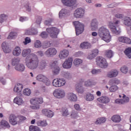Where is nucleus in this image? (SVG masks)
<instances>
[{
    "instance_id": "f257e3e1",
    "label": "nucleus",
    "mask_w": 131,
    "mask_h": 131,
    "mask_svg": "<svg viewBox=\"0 0 131 131\" xmlns=\"http://www.w3.org/2000/svg\"><path fill=\"white\" fill-rule=\"evenodd\" d=\"M39 60L36 54L31 53L26 58V65L29 69L35 70L38 67Z\"/></svg>"
},
{
    "instance_id": "f03ea898",
    "label": "nucleus",
    "mask_w": 131,
    "mask_h": 131,
    "mask_svg": "<svg viewBox=\"0 0 131 131\" xmlns=\"http://www.w3.org/2000/svg\"><path fill=\"white\" fill-rule=\"evenodd\" d=\"M98 35L102 40L106 41V42H110L111 41V35H110L109 30L104 26L99 29Z\"/></svg>"
},
{
    "instance_id": "7ed1b4c3",
    "label": "nucleus",
    "mask_w": 131,
    "mask_h": 131,
    "mask_svg": "<svg viewBox=\"0 0 131 131\" xmlns=\"http://www.w3.org/2000/svg\"><path fill=\"white\" fill-rule=\"evenodd\" d=\"M120 21L119 20H116L114 23L109 22L108 26L113 33L118 35L121 32L119 25H118Z\"/></svg>"
},
{
    "instance_id": "20e7f679",
    "label": "nucleus",
    "mask_w": 131,
    "mask_h": 131,
    "mask_svg": "<svg viewBox=\"0 0 131 131\" xmlns=\"http://www.w3.org/2000/svg\"><path fill=\"white\" fill-rule=\"evenodd\" d=\"M96 62L97 66L100 68H107L108 67V63L106 59L102 56H98L96 59Z\"/></svg>"
},
{
    "instance_id": "39448f33",
    "label": "nucleus",
    "mask_w": 131,
    "mask_h": 131,
    "mask_svg": "<svg viewBox=\"0 0 131 131\" xmlns=\"http://www.w3.org/2000/svg\"><path fill=\"white\" fill-rule=\"evenodd\" d=\"M73 24L74 25L75 27L76 35L81 34V33H82L84 30V25L79 23L78 21H74Z\"/></svg>"
},
{
    "instance_id": "423d86ee",
    "label": "nucleus",
    "mask_w": 131,
    "mask_h": 131,
    "mask_svg": "<svg viewBox=\"0 0 131 131\" xmlns=\"http://www.w3.org/2000/svg\"><path fill=\"white\" fill-rule=\"evenodd\" d=\"M50 66L51 69L52 70L53 75H58V74L60 73V70H61V69H60V67L58 66V61H55L50 62Z\"/></svg>"
},
{
    "instance_id": "0eeeda50",
    "label": "nucleus",
    "mask_w": 131,
    "mask_h": 131,
    "mask_svg": "<svg viewBox=\"0 0 131 131\" xmlns=\"http://www.w3.org/2000/svg\"><path fill=\"white\" fill-rule=\"evenodd\" d=\"M66 80L64 78H56L54 79L52 82V85L55 88H61L65 85Z\"/></svg>"
},
{
    "instance_id": "6e6552de",
    "label": "nucleus",
    "mask_w": 131,
    "mask_h": 131,
    "mask_svg": "<svg viewBox=\"0 0 131 131\" xmlns=\"http://www.w3.org/2000/svg\"><path fill=\"white\" fill-rule=\"evenodd\" d=\"M46 30L48 33L50 34V36L52 38H57L58 34L60 32V30L56 27L47 28Z\"/></svg>"
},
{
    "instance_id": "1a4fd4ad",
    "label": "nucleus",
    "mask_w": 131,
    "mask_h": 131,
    "mask_svg": "<svg viewBox=\"0 0 131 131\" xmlns=\"http://www.w3.org/2000/svg\"><path fill=\"white\" fill-rule=\"evenodd\" d=\"M119 98H123V99H116L115 102L116 104L121 105L125 103H127L129 101V98L125 96V95L122 94L119 95Z\"/></svg>"
},
{
    "instance_id": "9d476101",
    "label": "nucleus",
    "mask_w": 131,
    "mask_h": 131,
    "mask_svg": "<svg viewBox=\"0 0 131 131\" xmlns=\"http://www.w3.org/2000/svg\"><path fill=\"white\" fill-rule=\"evenodd\" d=\"M53 95L57 99H63L66 95L65 91L63 89L55 90L53 92Z\"/></svg>"
},
{
    "instance_id": "9b49d317",
    "label": "nucleus",
    "mask_w": 131,
    "mask_h": 131,
    "mask_svg": "<svg viewBox=\"0 0 131 131\" xmlns=\"http://www.w3.org/2000/svg\"><path fill=\"white\" fill-rule=\"evenodd\" d=\"M57 50L55 48H50L45 52V55L46 57H54L55 55H57Z\"/></svg>"
},
{
    "instance_id": "f8f14e48",
    "label": "nucleus",
    "mask_w": 131,
    "mask_h": 131,
    "mask_svg": "<svg viewBox=\"0 0 131 131\" xmlns=\"http://www.w3.org/2000/svg\"><path fill=\"white\" fill-rule=\"evenodd\" d=\"M36 79L39 81L44 82L46 83V85L49 86L51 84V82L50 81V80H49V78L43 75H38L36 77Z\"/></svg>"
},
{
    "instance_id": "ddd939ff",
    "label": "nucleus",
    "mask_w": 131,
    "mask_h": 131,
    "mask_svg": "<svg viewBox=\"0 0 131 131\" xmlns=\"http://www.w3.org/2000/svg\"><path fill=\"white\" fill-rule=\"evenodd\" d=\"M83 15H84V9L81 8L76 9L74 13V16L75 18H81L83 17Z\"/></svg>"
},
{
    "instance_id": "4468645a",
    "label": "nucleus",
    "mask_w": 131,
    "mask_h": 131,
    "mask_svg": "<svg viewBox=\"0 0 131 131\" xmlns=\"http://www.w3.org/2000/svg\"><path fill=\"white\" fill-rule=\"evenodd\" d=\"M31 105H39L43 103V99L41 97L33 98L30 100Z\"/></svg>"
},
{
    "instance_id": "2eb2a0df",
    "label": "nucleus",
    "mask_w": 131,
    "mask_h": 131,
    "mask_svg": "<svg viewBox=\"0 0 131 131\" xmlns=\"http://www.w3.org/2000/svg\"><path fill=\"white\" fill-rule=\"evenodd\" d=\"M72 62H73V59H72V58H69L62 64V67L66 69H70V68L72 66Z\"/></svg>"
},
{
    "instance_id": "dca6fc26",
    "label": "nucleus",
    "mask_w": 131,
    "mask_h": 131,
    "mask_svg": "<svg viewBox=\"0 0 131 131\" xmlns=\"http://www.w3.org/2000/svg\"><path fill=\"white\" fill-rule=\"evenodd\" d=\"M61 2L67 7H73L76 4V0H61Z\"/></svg>"
},
{
    "instance_id": "f3484780",
    "label": "nucleus",
    "mask_w": 131,
    "mask_h": 131,
    "mask_svg": "<svg viewBox=\"0 0 131 131\" xmlns=\"http://www.w3.org/2000/svg\"><path fill=\"white\" fill-rule=\"evenodd\" d=\"M97 101L102 104H108L110 102V99L107 96H103L97 98Z\"/></svg>"
},
{
    "instance_id": "a211bd4d",
    "label": "nucleus",
    "mask_w": 131,
    "mask_h": 131,
    "mask_svg": "<svg viewBox=\"0 0 131 131\" xmlns=\"http://www.w3.org/2000/svg\"><path fill=\"white\" fill-rule=\"evenodd\" d=\"M9 122L12 125H16L18 123V117H16L14 114H11L9 116Z\"/></svg>"
},
{
    "instance_id": "6ab92c4d",
    "label": "nucleus",
    "mask_w": 131,
    "mask_h": 131,
    "mask_svg": "<svg viewBox=\"0 0 131 131\" xmlns=\"http://www.w3.org/2000/svg\"><path fill=\"white\" fill-rule=\"evenodd\" d=\"M98 55H99V50L94 49L91 51V54L88 56L87 58L89 60H93V59L96 58Z\"/></svg>"
},
{
    "instance_id": "aec40b11",
    "label": "nucleus",
    "mask_w": 131,
    "mask_h": 131,
    "mask_svg": "<svg viewBox=\"0 0 131 131\" xmlns=\"http://www.w3.org/2000/svg\"><path fill=\"white\" fill-rule=\"evenodd\" d=\"M117 75H118V71H117V70H112L108 72L107 74V77L109 78L116 77Z\"/></svg>"
},
{
    "instance_id": "412c9836",
    "label": "nucleus",
    "mask_w": 131,
    "mask_h": 131,
    "mask_svg": "<svg viewBox=\"0 0 131 131\" xmlns=\"http://www.w3.org/2000/svg\"><path fill=\"white\" fill-rule=\"evenodd\" d=\"M68 56H69V51L67 50H62L59 54L60 59H66Z\"/></svg>"
},
{
    "instance_id": "4be33fe9",
    "label": "nucleus",
    "mask_w": 131,
    "mask_h": 131,
    "mask_svg": "<svg viewBox=\"0 0 131 131\" xmlns=\"http://www.w3.org/2000/svg\"><path fill=\"white\" fill-rule=\"evenodd\" d=\"M42 114L45 115V116H47V117H49L50 118H52V117L54 116V113L50 110H48V109L42 110Z\"/></svg>"
},
{
    "instance_id": "5701e85b",
    "label": "nucleus",
    "mask_w": 131,
    "mask_h": 131,
    "mask_svg": "<svg viewBox=\"0 0 131 131\" xmlns=\"http://www.w3.org/2000/svg\"><path fill=\"white\" fill-rule=\"evenodd\" d=\"M23 90V85L20 83H17L14 88L13 91L14 93L20 94Z\"/></svg>"
},
{
    "instance_id": "b1692460",
    "label": "nucleus",
    "mask_w": 131,
    "mask_h": 131,
    "mask_svg": "<svg viewBox=\"0 0 131 131\" xmlns=\"http://www.w3.org/2000/svg\"><path fill=\"white\" fill-rule=\"evenodd\" d=\"M2 48L4 53L6 54H8L9 53H11V50L10 48H9V46L6 42H4L2 45Z\"/></svg>"
},
{
    "instance_id": "393cba45",
    "label": "nucleus",
    "mask_w": 131,
    "mask_h": 131,
    "mask_svg": "<svg viewBox=\"0 0 131 131\" xmlns=\"http://www.w3.org/2000/svg\"><path fill=\"white\" fill-rule=\"evenodd\" d=\"M37 33V30L35 29H27L25 31L26 35H35Z\"/></svg>"
},
{
    "instance_id": "a878e982",
    "label": "nucleus",
    "mask_w": 131,
    "mask_h": 131,
    "mask_svg": "<svg viewBox=\"0 0 131 131\" xmlns=\"http://www.w3.org/2000/svg\"><path fill=\"white\" fill-rule=\"evenodd\" d=\"M98 29V21L97 19H93L91 22V30L92 31H95Z\"/></svg>"
},
{
    "instance_id": "bb28decb",
    "label": "nucleus",
    "mask_w": 131,
    "mask_h": 131,
    "mask_svg": "<svg viewBox=\"0 0 131 131\" xmlns=\"http://www.w3.org/2000/svg\"><path fill=\"white\" fill-rule=\"evenodd\" d=\"M118 40L120 42H123L124 43H130L131 42L130 39L126 37H119Z\"/></svg>"
},
{
    "instance_id": "cd10ccee",
    "label": "nucleus",
    "mask_w": 131,
    "mask_h": 131,
    "mask_svg": "<svg viewBox=\"0 0 131 131\" xmlns=\"http://www.w3.org/2000/svg\"><path fill=\"white\" fill-rule=\"evenodd\" d=\"M12 54L15 57L20 56L21 55V48L19 47H15L13 51Z\"/></svg>"
},
{
    "instance_id": "c85d7f7f",
    "label": "nucleus",
    "mask_w": 131,
    "mask_h": 131,
    "mask_svg": "<svg viewBox=\"0 0 131 131\" xmlns=\"http://www.w3.org/2000/svg\"><path fill=\"white\" fill-rule=\"evenodd\" d=\"M81 83H82V82L80 81L79 83L76 85V90L79 94H82L83 92H84L82 86H81Z\"/></svg>"
},
{
    "instance_id": "c756f323",
    "label": "nucleus",
    "mask_w": 131,
    "mask_h": 131,
    "mask_svg": "<svg viewBox=\"0 0 131 131\" xmlns=\"http://www.w3.org/2000/svg\"><path fill=\"white\" fill-rule=\"evenodd\" d=\"M111 119L112 121H113V122H115L116 123H119V122H120V121H121V117H120V115H115L112 117Z\"/></svg>"
},
{
    "instance_id": "7c9ffc66",
    "label": "nucleus",
    "mask_w": 131,
    "mask_h": 131,
    "mask_svg": "<svg viewBox=\"0 0 131 131\" xmlns=\"http://www.w3.org/2000/svg\"><path fill=\"white\" fill-rule=\"evenodd\" d=\"M13 102L17 104V105H22L24 103V101H23V99L20 97L17 96L14 99Z\"/></svg>"
},
{
    "instance_id": "2f4dec72",
    "label": "nucleus",
    "mask_w": 131,
    "mask_h": 131,
    "mask_svg": "<svg viewBox=\"0 0 131 131\" xmlns=\"http://www.w3.org/2000/svg\"><path fill=\"white\" fill-rule=\"evenodd\" d=\"M80 47V48H81V49H91V47H92V45H91V43L89 42H83V43H81Z\"/></svg>"
},
{
    "instance_id": "473e14b6",
    "label": "nucleus",
    "mask_w": 131,
    "mask_h": 131,
    "mask_svg": "<svg viewBox=\"0 0 131 131\" xmlns=\"http://www.w3.org/2000/svg\"><path fill=\"white\" fill-rule=\"evenodd\" d=\"M68 97L70 101H73V102H76L77 101V96L73 93H69Z\"/></svg>"
},
{
    "instance_id": "72a5a7b5",
    "label": "nucleus",
    "mask_w": 131,
    "mask_h": 131,
    "mask_svg": "<svg viewBox=\"0 0 131 131\" xmlns=\"http://www.w3.org/2000/svg\"><path fill=\"white\" fill-rule=\"evenodd\" d=\"M15 70L23 72L25 70V66L23 64H17L15 67Z\"/></svg>"
},
{
    "instance_id": "f704fd0d",
    "label": "nucleus",
    "mask_w": 131,
    "mask_h": 131,
    "mask_svg": "<svg viewBox=\"0 0 131 131\" xmlns=\"http://www.w3.org/2000/svg\"><path fill=\"white\" fill-rule=\"evenodd\" d=\"M48 61L47 60H41L40 62V64H39V68L40 69H41V70L45 69V68H46V67H47V66H48Z\"/></svg>"
},
{
    "instance_id": "c9c22d12",
    "label": "nucleus",
    "mask_w": 131,
    "mask_h": 131,
    "mask_svg": "<svg viewBox=\"0 0 131 131\" xmlns=\"http://www.w3.org/2000/svg\"><path fill=\"white\" fill-rule=\"evenodd\" d=\"M30 53H31V49H24L22 51L21 55L23 57H25L27 56H28V55H29V54H30Z\"/></svg>"
},
{
    "instance_id": "e433bc0d",
    "label": "nucleus",
    "mask_w": 131,
    "mask_h": 131,
    "mask_svg": "<svg viewBox=\"0 0 131 131\" xmlns=\"http://www.w3.org/2000/svg\"><path fill=\"white\" fill-rule=\"evenodd\" d=\"M0 125L2 127H6L7 128H10V124L7 121L2 120L0 122Z\"/></svg>"
},
{
    "instance_id": "4c0bfd02",
    "label": "nucleus",
    "mask_w": 131,
    "mask_h": 131,
    "mask_svg": "<svg viewBox=\"0 0 131 131\" xmlns=\"http://www.w3.org/2000/svg\"><path fill=\"white\" fill-rule=\"evenodd\" d=\"M104 55L107 58H112L113 57V52L112 50H105L104 51Z\"/></svg>"
},
{
    "instance_id": "58836bf2",
    "label": "nucleus",
    "mask_w": 131,
    "mask_h": 131,
    "mask_svg": "<svg viewBox=\"0 0 131 131\" xmlns=\"http://www.w3.org/2000/svg\"><path fill=\"white\" fill-rule=\"evenodd\" d=\"M67 14H68V10H67L65 9H62L59 12V18H61L64 15H67Z\"/></svg>"
},
{
    "instance_id": "ea45409f",
    "label": "nucleus",
    "mask_w": 131,
    "mask_h": 131,
    "mask_svg": "<svg viewBox=\"0 0 131 131\" xmlns=\"http://www.w3.org/2000/svg\"><path fill=\"white\" fill-rule=\"evenodd\" d=\"M118 89L119 88L117 85H113L110 87L109 90L111 93H115V92L118 91Z\"/></svg>"
},
{
    "instance_id": "a19ab883",
    "label": "nucleus",
    "mask_w": 131,
    "mask_h": 131,
    "mask_svg": "<svg viewBox=\"0 0 131 131\" xmlns=\"http://www.w3.org/2000/svg\"><path fill=\"white\" fill-rule=\"evenodd\" d=\"M106 118H99L97 119L95 122V124H101L105 122Z\"/></svg>"
},
{
    "instance_id": "79ce46f5",
    "label": "nucleus",
    "mask_w": 131,
    "mask_h": 131,
    "mask_svg": "<svg viewBox=\"0 0 131 131\" xmlns=\"http://www.w3.org/2000/svg\"><path fill=\"white\" fill-rule=\"evenodd\" d=\"M95 99V96L91 93H88L86 95V101H93Z\"/></svg>"
},
{
    "instance_id": "37998d69",
    "label": "nucleus",
    "mask_w": 131,
    "mask_h": 131,
    "mask_svg": "<svg viewBox=\"0 0 131 131\" xmlns=\"http://www.w3.org/2000/svg\"><path fill=\"white\" fill-rule=\"evenodd\" d=\"M124 53H125L126 56H127L129 59L131 58V48H127L124 51Z\"/></svg>"
},
{
    "instance_id": "c03bdc74",
    "label": "nucleus",
    "mask_w": 131,
    "mask_h": 131,
    "mask_svg": "<svg viewBox=\"0 0 131 131\" xmlns=\"http://www.w3.org/2000/svg\"><path fill=\"white\" fill-rule=\"evenodd\" d=\"M37 125L38 126H47L48 125V123H47V121H38L37 122Z\"/></svg>"
},
{
    "instance_id": "a18cd8bd",
    "label": "nucleus",
    "mask_w": 131,
    "mask_h": 131,
    "mask_svg": "<svg viewBox=\"0 0 131 131\" xmlns=\"http://www.w3.org/2000/svg\"><path fill=\"white\" fill-rule=\"evenodd\" d=\"M29 130L30 131H40V129L39 127L34 126V125H31L29 127Z\"/></svg>"
},
{
    "instance_id": "49530a36",
    "label": "nucleus",
    "mask_w": 131,
    "mask_h": 131,
    "mask_svg": "<svg viewBox=\"0 0 131 131\" xmlns=\"http://www.w3.org/2000/svg\"><path fill=\"white\" fill-rule=\"evenodd\" d=\"M17 37V33L15 32H11L9 35L8 36V39H14Z\"/></svg>"
},
{
    "instance_id": "de8ad7c7",
    "label": "nucleus",
    "mask_w": 131,
    "mask_h": 131,
    "mask_svg": "<svg viewBox=\"0 0 131 131\" xmlns=\"http://www.w3.org/2000/svg\"><path fill=\"white\" fill-rule=\"evenodd\" d=\"M23 94L25 96H30L31 90L28 88H26L23 90Z\"/></svg>"
},
{
    "instance_id": "09e8293b",
    "label": "nucleus",
    "mask_w": 131,
    "mask_h": 131,
    "mask_svg": "<svg viewBox=\"0 0 131 131\" xmlns=\"http://www.w3.org/2000/svg\"><path fill=\"white\" fill-rule=\"evenodd\" d=\"M124 24L127 26H129L131 24V19L129 17H126L124 19Z\"/></svg>"
},
{
    "instance_id": "8fccbe9b",
    "label": "nucleus",
    "mask_w": 131,
    "mask_h": 131,
    "mask_svg": "<svg viewBox=\"0 0 131 131\" xmlns=\"http://www.w3.org/2000/svg\"><path fill=\"white\" fill-rule=\"evenodd\" d=\"M81 63H82V60H81L80 59L77 58L74 60V64L75 66L80 65V64H81Z\"/></svg>"
},
{
    "instance_id": "3c124183",
    "label": "nucleus",
    "mask_w": 131,
    "mask_h": 131,
    "mask_svg": "<svg viewBox=\"0 0 131 131\" xmlns=\"http://www.w3.org/2000/svg\"><path fill=\"white\" fill-rule=\"evenodd\" d=\"M20 61V58H13L12 60V64L13 66H15V65H17L18 63Z\"/></svg>"
},
{
    "instance_id": "603ef678",
    "label": "nucleus",
    "mask_w": 131,
    "mask_h": 131,
    "mask_svg": "<svg viewBox=\"0 0 131 131\" xmlns=\"http://www.w3.org/2000/svg\"><path fill=\"white\" fill-rule=\"evenodd\" d=\"M62 114L63 116H68V115H69V112H68V109L66 107L63 108Z\"/></svg>"
},
{
    "instance_id": "864d4df0",
    "label": "nucleus",
    "mask_w": 131,
    "mask_h": 131,
    "mask_svg": "<svg viewBox=\"0 0 131 131\" xmlns=\"http://www.w3.org/2000/svg\"><path fill=\"white\" fill-rule=\"evenodd\" d=\"M78 113H77V112H75V111H73L71 114V117L72 118H77V117H78Z\"/></svg>"
},
{
    "instance_id": "5fc2aeb1",
    "label": "nucleus",
    "mask_w": 131,
    "mask_h": 131,
    "mask_svg": "<svg viewBox=\"0 0 131 131\" xmlns=\"http://www.w3.org/2000/svg\"><path fill=\"white\" fill-rule=\"evenodd\" d=\"M120 71L122 73L126 74V73H127V71H128V69L126 66H123L121 68Z\"/></svg>"
},
{
    "instance_id": "6e6d98bb",
    "label": "nucleus",
    "mask_w": 131,
    "mask_h": 131,
    "mask_svg": "<svg viewBox=\"0 0 131 131\" xmlns=\"http://www.w3.org/2000/svg\"><path fill=\"white\" fill-rule=\"evenodd\" d=\"M35 48H40L41 47V42L40 41L37 40L34 43Z\"/></svg>"
},
{
    "instance_id": "4d7b16f0",
    "label": "nucleus",
    "mask_w": 131,
    "mask_h": 131,
    "mask_svg": "<svg viewBox=\"0 0 131 131\" xmlns=\"http://www.w3.org/2000/svg\"><path fill=\"white\" fill-rule=\"evenodd\" d=\"M94 84V82H93V81H92L90 80L86 81L84 83L85 86H90L93 85Z\"/></svg>"
},
{
    "instance_id": "13d9d810",
    "label": "nucleus",
    "mask_w": 131,
    "mask_h": 131,
    "mask_svg": "<svg viewBox=\"0 0 131 131\" xmlns=\"http://www.w3.org/2000/svg\"><path fill=\"white\" fill-rule=\"evenodd\" d=\"M110 81L111 82H112V83H114L115 84H119L120 83V81L116 78L113 79L111 80Z\"/></svg>"
},
{
    "instance_id": "bf43d9fd",
    "label": "nucleus",
    "mask_w": 131,
    "mask_h": 131,
    "mask_svg": "<svg viewBox=\"0 0 131 131\" xmlns=\"http://www.w3.org/2000/svg\"><path fill=\"white\" fill-rule=\"evenodd\" d=\"M30 42H31V39L30 38L27 37L25 38V41H24L25 45H28V43H30Z\"/></svg>"
},
{
    "instance_id": "052dcab7",
    "label": "nucleus",
    "mask_w": 131,
    "mask_h": 131,
    "mask_svg": "<svg viewBox=\"0 0 131 131\" xmlns=\"http://www.w3.org/2000/svg\"><path fill=\"white\" fill-rule=\"evenodd\" d=\"M6 15L5 14H1L0 15V23H3L4 21H5V19H6Z\"/></svg>"
},
{
    "instance_id": "680f3d73",
    "label": "nucleus",
    "mask_w": 131,
    "mask_h": 131,
    "mask_svg": "<svg viewBox=\"0 0 131 131\" xmlns=\"http://www.w3.org/2000/svg\"><path fill=\"white\" fill-rule=\"evenodd\" d=\"M52 22H53V19L50 18L49 20H46L45 21V24L47 26H49V25H51V23H52Z\"/></svg>"
},
{
    "instance_id": "e2e57ef3",
    "label": "nucleus",
    "mask_w": 131,
    "mask_h": 131,
    "mask_svg": "<svg viewBox=\"0 0 131 131\" xmlns=\"http://www.w3.org/2000/svg\"><path fill=\"white\" fill-rule=\"evenodd\" d=\"M65 78H67V79L70 78L71 77V75H70V73L68 72H66L64 73Z\"/></svg>"
},
{
    "instance_id": "0e129e2a",
    "label": "nucleus",
    "mask_w": 131,
    "mask_h": 131,
    "mask_svg": "<svg viewBox=\"0 0 131 131\" xmlns=\"http://www.w3.org/2000/svg\"><path fill=\"white\" fill-rule=\"evenodd\" d=\"M31 109L33 110H38L40 108V106L38 104H36L35 105H32L31 106Z\"/></svg>"
},
{
    "instance_id": "69168bd1",
    "label": "nucleus",
    "mask_w": 131,
    "mask_h": 131,
    "mask_svg": "<svg viewBox=\"0 0 131 131\" xmlns=\"http://www.w3.org/2000/svg\"><path fill=\"white\" fill-rule=\"evenodd\" d=\"M100 72H101V70H100L93 69L92 71V74H99V73H100Z\"/></svg>"
},
{
    "instance_id": "338daca9",
    "label": "nucleus",
    "mask_w": 131,
    "mask_h": 131,
    "mask_svg": "<svg viewBox=\"0 0 131 131\" xmlns=\"http://www.w3.org/2000/svg\"><path fill=\"white\" fill-rule=\"evenodd\" d=\"M40 36L42 38H46L48 37V34H47V32H43L41 33Z\"/></svg>"
},
{
    "instance_id": "774afa93",
    "label": "nucleus",
    "mask_w": 131,
    "mask_h": 131,
    "mask_svg": "<svg viewBox=\"0 0 131 131\" xmlns=\"http://www.w3.org/2000/svg\"><path fill=\"white\" fill-rule=\"evenodd\" d=\"M44 46H46V48H49V47H51V42L49 41H46L44 42Z\"/></svg>"
}]
</instances>
